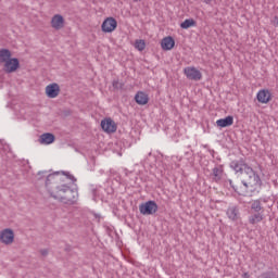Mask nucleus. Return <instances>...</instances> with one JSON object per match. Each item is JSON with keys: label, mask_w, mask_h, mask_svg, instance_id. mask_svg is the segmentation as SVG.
I'll use <instances>...</instances> for the list:
<instances>
[{"label": "nucleus", "mask_w": 278, "mask_h": 278, "mask_svg": "<svg viewBox=\"0 0 278 278\" xmlns=\"http://www.w3.org/2000/svg\"><path fill=\"white\" fill-rule=\"evenodd\" d=\"M0 241L3 244H12L14 242V231L10 228H7L0 232Z\"/></svg>", "instance_id": "0eeeda50"}, {"label": "nucleus", "mask_w": 278, "mask_h": 278, "mask_svg": "<svg viewBox=\"0 0 278 278\" xmlns=\"http://www.w3.org/2000/svg\"><path fill=\"white\" fill-rule=\"evenodd\" d=\"M184 73L187 79H191L192 81H201V79H203V74L194 66L185 67Z\"/></svg>", "instance_id": "39448f33"}, {"label": "nucleus", "mask_w": 278, "mask_h": 278, "mask_svg": "<svg viewBox=\"0 0 278 278\" xmlns=\"http://www.w3.org/2000/svg\"><path fill=\"white\" fill-rule=\"evenodd\" d=\"M247 166H249V164H247L244 159H239V160L230 162V168H232V170H235V173L243 174Z\"/></svg>", "instance_id": "1a4fd4ad"}, {"label": "nucleus", "mask_w": 278, "mask_h": 278, "mask_svg": "<svg viewBox=\"0 0 278 278\" xmlns=\"http://www.w3.org/2000/svg\"><path fill=\"white\" fill-rule=\"evenodd\" d=\"M244 174L247 175L248 179L247 180H242L241 184L242 186L245 187V190L249 192V188H251L250 190H253V188H257V186H261L262 184V179L260 178V175H257V173H255V170H253V168L251 166H245Z\"/></svg>", "instance_id": "f257e3e1"}, {"label": "nucleus", "mask_w": 278, "mask_h": 278, "mask_svg": "<svg viewBox=\"0 0 278 278\" xmlns=\"http://www.w3.org/2000/svg\"><path fill=\"white\" fill-rule=\"evenodd\" d=\"M20 66H21V63L18 62V59L11 58L4 63V71L5 73H16Z\"/></svg>", "instance_id": "6e6552de"}, {"label": "nucleus", "mask_w": 278, "mask_h": 278, "mask_svg": "<svg viewBox=\"0 0 278 278\" xmlns=\"http://www.w3.org/2000/svg\"><path fill=\"white\" fill-rule=\"evenodd\" d=\"M161 47L163 51H170L173 47H175V39L173 37L168 36L162 39Z\"/></svg>", "instance_id": "2eb2a0df"}, {"label": "nucleus", "mask_w": 278, "mask_h": 278, "mask_svg": "<svg viewBox=\"0 0 278 278\" xmlns=\"http://www.w3.org/2000/svg\"><path fill=\"white\" fill-rule=\"evenodd\" d=\"M106 233H109V236H112L114 233V230H112L109 227H106Z\"/></svg>", "instance_id": "cd10ccee"}, {"label": "nucleus", "mask_w": 278, "mask_h": 278, "mask_svg": "<svg viewBox=\"0 0 278 278\" xmlns=\"http://www.w3.org/2000/svg\"><path fill=\"white\" fill-rule=\"evenodd\" d=\"M50 27H52L54 31H60L66 27V20L62 14H54L50 20Z\"/></svg>", "instance_id": "20e7f679"}, {"label": "nucleus", "mask_w": 278, "mask_h": 278, "mask_svg": "<svg viewBox=\"0 0 278 278\" xmlns=\"http://www.w3.org/2000/svg\"><path fill=\"white\" fill-rule=\"evenodd\" d=\"M109 148L112 149L113 153H117V155H123V143L121 141L115 140L114 143H109Z\"/></svg>", "instance_id": "412c9836"}, {"label": "nucleus", "mask_w": 278, "mask_h": 278, "mask_svg": "<svg viewBox=\"0 0 278 278\" xmlns=\"http://www.w3.org/2000/svg\"><path fill=\"white\" fill-rule=\"evenodd\" d=\"M228 182H229L230 188H232V190L235 192H237L238 194H247V192H249V191H247L244 186L241 188H238V186L233 185V180H231V179H228Z\"/></svg>", "instance_id": "b1692460"}, {"label": "nucleus", "mask_w": 278, "mask_h": 278, "mask_svg": "<svg viewBox=\"0 0 278 278\" xmlns=\"http://www.w3.org/2000/svg\"><path fill=\"white\" fill-rule=\"evenodd\" d=\"M181 29H190V27H197V21L193 18H187L180 24Z\"/></svg>", "instance_id": "5701e85b"}, {"label": "nucleus", "mask_w": 278, "mask_h": 278, "mask_svg": "<svg viewBox=\"0 0 278 278\" xmlns=\"http://www.w3.org/2000/svg\"><path fill=\"white\" fill-rule=\"evenodd\" d=\"M113 86H115V88H118V81H113Z\"/></svg>", "instance_id": "2f4dec72"}, {"label": "nucleus", "mask_w": 278, "mask_h": 278, "mask_svg": "<svg viewBox=\"0 0 278 278\" xmlns=\"http://www.w3.org/2000/svg\"><path fill=\"white\" fill-rule=\"evenodd\" d=\"M226 214L229 220H232L233 223H236V220L240 218V208H238L237 205H231L227 208Z\"/></svg>", "instance_id": "9b49d317"}, {"label": "nucleus", "mask_w": 278, "mask_h": 278, "mask_svg": "<svg viewBox=\"0 0 278 278\" xmlns=\"http://www.w3.org/2000/svg\"><path fill=\"white\" fill-rule=\"evenodd\" d=\"M68 194H73V190L68 185L58 186L54 190L51 191V197L58 199L59 201H64L68 199Z\"/></svg>", "instance_id": "f03ea898"}, {"label": "nucleus", "mask_w": 278, "mask_h": 278, "mask_svg": "<svg viewBox=\"0 0 278 278\" xmlns=\"http://www.w3.org/2000/svg\"><path fill=\"white\" fill-rule=\"evenodd\" d=\"M110 179H113L114 181H116L118 184V181H121V176L118 175V173L114 169L110 170Z\"/></svg>", "instance_id": "a878e982"}, {"label": "nucleus", "mask_w": 278, "mask_h": 278, "mask_svg": "<svg viewBox=\"0 0 278 278\" xmlns=\"http://www.w3.org/2000/svg\"><path fill=\"white\" fill-rule=\"evenodd\" d=\"M264 220V213H254L249 216L250 225H257V223H262Z\"/></svg>", "instance_id": "aec40b11"}, {"label": "nucleus", "mask_w": 278, "mask_h": 278, "mask_svg": "<svg viewBox=\"0 0 278 278\" xmlns=\"http://www.w3.org/2000/svg\"><path fill=\"white\" fill-rule=\"evenodd\" d=\"M203 1H204V3L210 5V3H212L213 0H203Z\"/></svg>", "instance_id": "7c9ffc66"}, {"label": "nucleus", "mask_w": 278, "mask_h": 278, "mask_svg": "<svg viewBox=\"0 0 278 278\" xmlns=\"http://www.w3.org/2000/svg\"><path fill=\"white\" fill-rule=\"evenodd\" d=\"M139 212L143 214V216H151L157 212V203L150 200L139 206Z\"/></svg>", "instance_id": "7ed1b4c3"}, {"label": "nucleus", "mask_w": 278, "mask_h": 278, "mask_svg": "<svg viewBox=\"0 0 278 278\" xmlns=\"http://www.w3.org/2000/svg\"><path fill=\"white\" fill-rule=\"evenodd\" d=\"M270 91L268 89H263L257 92L256 99L258 103H268L270 101Z\"/></svg>", "instance_id": "4468645a"}, {"label": "nucleus", "mask_w": 278, "mask_h": 278, "mask_svg": "<svg viewBox=\"0 0 278 278\" xmlns=\"http://www.w3.org/2000/svg\"><path fill=\"white\" fill-rule=\"evenodd\" d=\"M135 3H138V1H141V0H132Z\"/></svg>", "instance_id": "72a5a7b5"}, {"label": "nucleus", "mask_w": 278, "mask_h": 278, "mask_svg": "<svg viewBox=\"0 0 278 278\" xmlns=\"http://www.w3.org/2000/svg\"><path fill=\"white\" fill-rule=\"evenodd\" d=\"M243 277H244V278H249V273H244V274H243Z\"/></svg>", "instance_id": "473e14b6"}, {"label": "nucleus", "mask_w": 278, "mask_h": 278, "mask_svg": "<svg viewBox=\"0 0 278 278\" xmlns=\"http://www.w3.org/2000/svg\"><path fill=\"white\" fill-rule=\"evenodd\" d=\"M116 129H118V126L116 123L110 118H105V134H115Z\"/></svg>", "instance_id": "f3484780"}, {"label": "nucleus", "mask_w": 278, "mask_h": 278, "mask_svg": "<svg viewBox=\"0 0 278 278\" xmlns=\"http://www.w3.org/2000/svg\"><path fill=\"white\" fill-rule=\"evenodd\" d=\"M45 92L46 96L48 97V99H58V97H60V85L56 83H52L49 84L46 88H45Z\"/></svg>", "instance_id": "423d86ee"}, {"label": "nucleus", "mask_w": 278, "mask_h": 278, "mask_svg": "<svg viewBox=\"0 0 278 278\" xmlns=\"http://www.w3.org/2000/svg\"><path fill=\"white\" fill-rule=\"evenodd\" d=\"M101 127H102V129H105V119L101 121Z\"/></svg>", "instance_id": "c85d7f7f"}, {"label": "nucleus", "mask_w": 278, "mask_h": 278, "mask_svg": "<svg viewBox=\"0 0 278 278\" xmlns=\"http://www.w3.org/2000/svg\"><path fill=\"white\" fill-rule=\"evenodd\" d=\"M216 125L217 127H231V125H233V116L228 115L225 118H220L216 121Z\"/></svg>", "instance_id": "6ab92c4d"}, {"label": "nucleus", "mask_w": 278, "mask_h": 278, "mask_svg": "<svg viewBox=\"0 0 278 278\" xmlns=\"http://www.w3.org/2000/svg\"><path fill=\"white\" fill-rule=\"evenodd\" d=\"M53 179H55V176H52L50 175L48 178H47V186H49V181H53Z\"/></svg>", "instance_id": "bb28decb"}, {"label": "nucleus", "mask_w": 278, "mask_h": 278, "mask_svg": "<svg viewBox=\"0 0 278 278\" xmlns=\"http://www.w3.org/2000/svg\"><path fill=\"white\" fill-rule=\"evenodd\" d=\"M102 31H105V21L104 22H102Z\"/></svg>", "instance_id": "c756f323"}, {"label": "nucleus", "mask_w": 278, "mask_h": 278, "mask_svg": "<svg viewBox=\"0 0 278 278\" xmlns=\"http://www.w3.org/2000/svg\"><path fill=\"white\" fill-rule=\"evenodd\" d=\"M40 144H53L55 142V136L51 132H46L39 138Z\"/></svg>", "instance_id": "a211bd4d"}, {"label": "nucleus", "mask_w": 278, "mask_h": 278, "mask_svg": "<svg viewBox=\"0 0 278 278\" xmlns=\"http://www.w3.org/2000/svg\"><path fill=\"white\" fill-rule=\"evenodd\" d=\"M12 58V52L8 49L0 50V63L5 64Z\"/></svg>", "instance_id": "4be33fe9"}, {"label": "nucleus", "mask_w": 278, "mask_h": 278, "mask_svg": "<svg viewBox=\"0 0 278 278\" xmlns=\"http://www.w3.org/2000/svg\"><path fill=\"white\" fill-rule=\"evenodd\" d=\"M135 101L138 105H147L149 103V94L144 91H138L135 96Z\"/></svg>", "instance_id": "dca6fc26"}, {"label": "nucleus", "mask_w": 278, "mask_h": 278, "mask_svg": "<svg viewBox=\"0 0 278 278\" xmlns=\"http://www.w3.org/2000/svg\"><path fill=\"white\" fill-rule=\"evenodd\" d=\"M118 27V22H116V18L114 17H106L105 18V33L106 34H112L114 29Z\"/></svg>", "instance_id": "ddd939ff"}, {"label": "nucleus", "mask_w": 278, "mask_h": 278, "mask_svg": "<svg viewBox=\"0 0 278 278\" xmlns=\"http://www.w3.org/2000/svg\"><path fill=\"white\" fill-rule=\"evenodd\" d=\"M262 203H266V199L264 198H260L257 200H253L251 202V210L254 213H263L264 214V206L262 205Z\"/></svg>", "instance_id": "f8f14e48"}, {"label": "nucleus", "mask_w": 278, "mask_h": 278, "mask_svg": "<svg viewBox=\"0 0 278 278\" xmlns=\"http://www.w3.org/2000/svg\"><path fill=\"white\" fill-rule=\"evenodd\" d=\"M147 47V43L144 42V40L140 39V40H136L135 42V48L138 50V51H144Z\"/></svg>", "instance_id": "393cba45"}, {"label": "nucleus", "mask_w": 278, "mask_h": 278, "mask_svg": "<svg viewBox=\"0 0 278 278\" xmlns=\"http://www.w3.org/2000/svg\"><path fill=\"white\" fill-rule=\"evenodd\" d=\"M225 175V169L223 168V165H217L213 168L211 177L213 181L216 184H219V181L223 180V177Z\"/></svg>", "instance_id": "9d476101"}]
</instances>
